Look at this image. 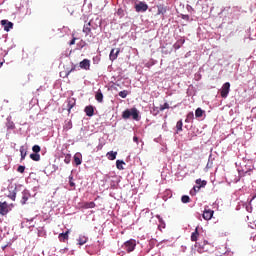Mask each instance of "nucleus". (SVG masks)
<instances>
[{"mask_svg": "<svg viewBox=\"0 0 256 256\" xmlns=\"http://www.w3.org/2000/svg\"><path fill=\"white\" fill-rule=\"evenodd\" d=\"M98 27H101V20L99 18H96L95 21L92 19L88 24L84 25L83 33H85L87 37V35L91 34V29H97Z\"/></svg>", "mask_w": 256, "mask_h": 256, "instance_id": "obj_1", "label": "nucleus"}, {"mask_svg": "<svg viewBox=\"0 0 256 256\" xmlns=\"http://www.w3.org/2000/svg\"><path fill=\"white\" fill-rule=\"evenodd\" d=\"M130 117H132V119H134V121H139V110H137V108L126 109L122 113L123 119H129Z\"/></svg>", "mask_w": 256, "mask_h": 256, "instance_id": "obj_2", "label": "nucleus"}, {"mask_svg": "<svg viewBox=\"0 0 256 256\" xmlns=\"http://www.w3.org/2000/svg\"><path fill=\"white\" fill-rule=\"evenodd\" d=\"M135 247H137V242L133 239H130L126 241L123 245L122 248L127 251V253H132V251H135Z\"/></svg>", "mask_w": 256, "mask_h": 256, "instance_id": "obj_3", "label": "nucleus"}, {"mask_svg": "<svg viewBox=\"0 0 256 256\" xmlns=\"http://www.w3.org/2000/svg\"><path fill=\"white\" fill-rule=\"evenodd\" d=\"M230 89H231V83L226 82L223 84L221 91H220V95L223 99H227Z\"/></svg>", "mask_w": 256, "mask_h": 256, "instance_id": "obj_4", "label": "nucleus"}, {"mask_svg": "<svg viewBox=\"0 0 256 256\" xmlns=\"http://www.w3.org/2000/svg\"><path fill=\"white\" fill-rule=\"evenodd\" d=\"M149 9V5L145 2H139L138 4L135 5V11L137 13H145Z\"/></svg>", "mask_w": 256, "mask_h": 256, "instance_id": "obj_5", "label": "nucleus"}, {"mask_svg": "<svg viewBox=\"0 0 256 256\" xmlns=\"http://www.w3.org/2000/svg\"><path fill=\"white\" fill-rule=\"evenodd\" d=\"M80 69H84V71H89L91 69V60L84 59L79 63Z\"/></svg>", "mask_w": 256, "mask_h": 256, "instance_id": "obj_6", "label": "nucleus"}, {"mask_svg": "<svg viewBox=\"0 0 256 256\" xmlns=\"http://www.w3.org/2000/svg\"><path fill=\"white\" fill-rule=\"evenodd\" d=\"M9 213V205L7 202H0V215H7Z\"/></svg>", "mask_w": 256, "mask_h": 256, "instance_id": "obj_7", "label": "nucleus"}, {"mask_svg": "<svg viewBox=\"0 0 256 256\" xmlns=\"http://www.w3.org/2000/svg\"><path fill=\"white\" fill-rule=\"evenodd\" d=\"M119 53H121V49L120 48H113L110 52V61H115V59H117V57H119Z\"/></svg>", "mask_w": 256, "mask_h": 256, "instance_id": "obj_8", "label": "nucleus"}, {"mask_svg": "<svg viewBox=\"0 0 256 256\" xmlns=\"http://www.w3.org/2000/svg\"><path fill=\"white\" fill-rule=\"evenodd\" d=\"M213 213H215L213 210L205 209L203 212V219H205V221H210V219H213Z\"/></svg>", "mask_w": 256, "mask_h": 256, "instance_id": "obj_9", "label": "nucleus"}, {"mask_svg": "<svg viewBox=\"0 0 256 256\" xmlns=\"http://www.w3.org/2000/svg\"><path fill=\"white\" fill-rule=\"evenodd\" d=\"M1 25L4 27V31H11L13 29V22H9L8 20H1Z\"/></svg>", "mask_w": 256, "mask_h": 256, "instance_id": "obj_10", "label": "nucleus"}, {"mask_svg": "<svg viewBox=\"0 0 256 256\" xmlns=\"http://www.w3.org/2000/svg\"><path fill=\"white\" fill-rule=\"evenodd\" d=\"M87 117H93L95 115V108L91 105L86 106L84 109Z\"/></svg>", "mask_w": 256, "mask_h": 256, "instance_id": "obj_11", "label": "nucleus"}, {"mask_svg": "<svg viewBox=\"0 0 256 256\" xmlns=\"http://www.w3.org/2000/svg\"><path fill=\"white\" fill-rule=\"evenodd\" d=\"M157 9L158 12L156 13V15H165V13H167V6L163 5V4H159L157 5Z\"/></svg>", "mask_w": 256, "mask_h": 256, "instance_id": "obj_12", "label": "nucleus"}, {"mask_svg": "<svg viewBox=\"0 0 256 256\" xmlns=\"http://www.w3.org/2000/svg\"><path fill=\"white\" fill-rule=\"evenodd\" d=\"M75 107V100L73 98H70L67 100V109L68 113H71V110Z\"/></svg>", "mask_w": 256, "mask_h": 256, "instance_id": "obj_13", "label": "nucleus"}, {"mask_svg": "<svg viewBox=\"0 0 256 256\" xmlns=\"http://www.w3.org/2000/svg\"><path fill=\"white\" fill-rule=\"evenodd\" d=\"M109 161H115L117 159V152L110 151L106 154Z\"/></svg>", "mask_w": 256, "mask_h": 256, "instance_id": "obj_14", "label": "nucleus"}, {"mask_svg": "<svg viewBox=\"0 0 256 256\" xmlns=\"http://www.w3.org/2000/svg\"><path fill=\"white\" fill-rule=\"evenodd\" d=\"M199 239V227H196L195 231L191 234V241L195 242Z\"/></svg>", "mask_w": 256, "mask_h": 256, "instance_id": "obj_15", "label": "nucleus"}, {"mask_svg": "<svg viewBox=\"0 0 256 256\" xmlns=\"http://www.w3.org/2000/svg\"><path fill=\"white\" fill-rule=\"evenodd\" d=\"M82 209H95V202H85Z\"/></svg>", "mask_w": 256, "mask_h": 256, "instance_id": "obj_16", "label": "nucleus"}, {"mask_svg": "<svg viewBox=\"0 0 256 256\" xmlns=\"http://www.w3.org/2000/svg\"><path fill=\"white\" fill-rule=\"evenodd\" d=\"M58 239L63 242L67 241V239H69V231H66L65 233H60Z\"/></svg>", "mask_w": 256, "mask_h": 256, "instance_id": "obj_17", "label": "nucleus"}, {"mask_svg": "<svg viewBox=\"0 0 256 256\" xmlns=\"http://www.w3.org/2000/svg\"><path fill=\"white\" fill-rule=\"evenodd\" d=\"M95 99L98 103H103V92H101V90L96 92Z\"/></svg>", "mask_w": 256, "mask_h": 256, "instance_id": "obj_18", "label": "nucleus"}, {"mask_svg": "<svg viewBox=\"0 0 256 256\" xmlns=\"http://www.w3.org/2000/svg\"><path fill=\"white\" fill-rule=\"evenodd\" d=\"M27 201H29V193L22 192V200H21L22 205H25Z\"/></svg>", "mask_w": 256, "mask_h": 256, "instance_id": "obj_19", "label": "nucleus"}, {"mask_svg": "<svg viewBox=\"0 0 256 256\" xmlns=\"http://www.w3.org/2000/svg\"><path fill=\"white\" fill-rule=\"evenodd\" d=\"M123 165H125V162L123 160L116 161V167L119 171H123V169H125Z\"/></svg>", "mask_w": 256, "mask_h": 256, "instance_id": "obj_20", "label": "nucleus"}, {"mask_svg": "<svg viewBox=\"0 0 256 256\" xmlns=\"http://www.w3.org/2000/svg\"><path fill=\"white\" fill-rule=\"evenodd\" d=\"M206 185H207V182L205 180H203L201 185L193 187L194 193L199 192L201 190V188L205 187Z\"/></svg>", "mask_w": 256, "mask_h": 256, "instance_id": "obj_21", "label": "nucleus"}, {"mask_svg": "<svg viewBox=\"0 0 256 256\" xmlns=\"http://www.w3.org/2000/svg\"><path fill=\"white\" fill-rule=\"evenodd\" d=\"M193 119H195V114H193V112H190L186 116L185 123H191Z\"/></svg>", "mask_w": 256, "mask_h": 256, "instance_id": "obj_22", "label": "nucleus"}, {"mask_svg": "<svg viewBox=\"0 0 256 256\" xmlns=\"http://www.w3.org/2000/svg\"><path fill=\"white\" fill-rule=\"evenodd\" d=\"M63 129L64 131H69V129H73V123L71 122V120L65 122Z\"/></svg>", "mask_w": 256, "mask_h": 256, "instance_id": "obj_23", "label": "nucleus"}, {"mask_svg": "<svg viewBox=\"0 0 256 256\" xmlns=\"http://www.w3.org/2000/svg\"><path fill=\"white\" fill-rule=\"evenodd\" d=\"M30 159H32V161H41V155L37 153H32L30 154Z\"/></svg>", "mask_w": 256, "mask_h": 256, "instance_id": "obj_24", "label": "nucleus"}, {"mask_svg": "<svg viewBox=\"0 0 256 256\" xmlns=\"http://www.w3.org/2000/svg\"><path fill=\"white\" fill-rule=\"evenodd\" d=\"M74 163L77 166L81 165V163H82L81 155H79V154L74 155Z\"/></svg>", "mask_w": 256, "mask_h": 256, "instance_id": "obj_25", "label": "nucleus"}, {"mask_svg": "<svg viewBox=\"0 0 256 256\" xmlns=\"http://www.w3.org/2000/svg\"><path fill=\"white\" fill-rule=\"evenodd\" d=\"M119 97H121L122 99H126L127 98V95H129V91L127 90H123V91H120L118 93Z\"/></svg>", "mask_w": 256, "mask_h": 256, "instance_id": "obj_26", "label": "nucleus"}, {"mask_svg": "<svg viewBox=\"0 0 256 256\" xmlns=\"http://www.w3.org/2000/svg\"><path fill=\"white\" fill-rule=\"evenodd\" d=\"M7 129H15V123L13 121L8 119V122L6 123Z\"/></svg>", "mask_w": 256, "mask_h": 256, "instance_id": "obj_27", "label": "nucleus"}, {"mask_svg": "<svg viewBox=\"0 0 256 256\" xmlns=\"http://www.w3.org/2000/svg\"><path fill=\"white\" fill-rule=\"evenodd\" d=\"M177 131H183V120H180L176 124Z\"/></svg>", "mask_w": 256, "mask_h": 256, "instance_id": "obj_28", "label": "nucleus"}, {"mask_svg": "<svg viewBox=\"0 0 256 256\" xmlns=\"http://www.w3.org/2000/svg\"><path fill=\"white\" fill-rule=\"evenodd\" d=\"M32 151H33V153H37V154L41 153V146H39V145H34V146L32 147Z\"/></svg>", "mask_w": 256, "mask_h": 256, "instance_id": "obj_29", "label": "nucleus"}, {"mask_svg": "<svg viewBox=\"0 0 256 256\" xmlns=\"http://www.w3.org/2000/svg\"><path fill=\"white\" fill-rule=\"evenodd\" d=\"M203 110L201 108H197L195 111V117H203Z\"/></svg>", "mask_w": 256, "mask_h": 256, "instance_id": "obj_30", "label": "nucleus"}, {"mask_svg": "<svg viewBox=\"0 0 256 256\" xmlns=\"http://www.w3.org/2000/svg\"><path fill=\"white\" fill-rule=\"evenodd\" d=\"M76 66H72V68L70 70H67L64 74L63 77H69V75H71V73H73V71H75Z\"/></svg>", "mask_w": 256, "mask_h": 256, "instance_id": "obj_31", "label": "nucleus"}, {"mask_svg": "<svg viewBox=\"0 0 256 256\" xmlns=\"http://www.w3.org/2000/svg\"><path fill=\"white\" fill-rule=\"evenodd\" d=\"M20 155H21V161H23L25 159V157H27V151H25V149L21 148Z\"/></svg>", "mask_w": 256, "mask_h": 256, "instance_id": "obj_32", "label": "nucleus"}, {"mask_svg": "<svg viewBox=\"0 0 256 256\" xmlns=\"http://www.w3.org/2000/svg\"><path fill=\"white\" fill-rule=\"evenodd\" d=\"M182 203H189L191 198L188 195H183L181 198Z\"/></svg>", "mask_w": 256, "mask_h": 256, "instance_id": "obj_33", "label": "nucleus"}, {"mask_svg": "<svg viewBox=\"0 0 256 256\" xmlns=\"http://www.w3.org/2000/svg\"><path fill=\"white\" fill-rule=\"evenodd\" d=\"M64 163H66V165H69L71 163V154H67L65 156Z\"/></svg>", "mask_w": 256, "mask_h": 256, "instance_id": "obj_34", "label": "nucleus"}, {"mask_svg": "<svg viewBox=\"0 0 256 256\" xmlns=\"http://www.w3.org/2000/svg\"><path fill=\"white\" fill-rule=\"evenodd\" d=\"M87 243V239L86 238H79L78 239V245H85Z\"/></svg>", "mask_w": 256, "mask_h": 256, "instance_id": "obj_35", "label": "nucleus"}, {"mask_svg": "<svg viewBox=\"0 0 256 256\" xmlns=\"http://www.w3.org/2000/svg\"><path fill=\"white\" fill-rule=\"evenodd\" d=\"M165 109H169V103H164L163 105H160V111H164Z\"/></svg>", "mask_w": 256, "mask_h": 256, "instance_id": "obj_36", "label": "nucleus"}, {"mask_svg": "<svg viewBox=\"0 0 256 256\" xmlns=\"http://www.w3.org/2000/svg\"><path fill=\"white\" fill-rule=\"evenodd\" d=\"M69 185H70V187H75V182L73 180V176H69Z\"/></svg>", "mask_w": 256, "mask_h": 256, "instance_id": "obj_37", "label": "nucleus"}, {"mask_svg": "<svg viewBox=\"0 0 256 256\" xmlns=\"http://www.w3.org/2000/svg\"><path fill=\"white\" fill-rule=\"evenodd\" d=\"M18 173H25V166H19L17 168Z\"/></svg>", "mask_w": 256, "mask_h": 256, "instance_id": "obj_38", "label": "nucleus"}, {"mask_svg": "<svg viewBox=\"0 0 256 256\" xmlns=\"http://www.w3.org/2000/svg\"><path fill=\"white\" fill-rule=\"evenodd\" d=\"M160 112H161L160 108H157V107L153 108L154 115H159Z\"/></svg>", "mask_w": 256, "mask_h": 256, "instance_id": "obj_39", "label": "nucleus"}, {"mask_svg": "<svg viewBox=\"0 0 256 256\" xmlns=\"http://www.w3.org/2000/svg\"><path fill=\"white\" fill-rule=\"evenodd\" d=\"M87 45V42H85L84 40H81L79 42V46L81 47V49H83V47H85Z\"/></svg>", "mask_w": 256, "mask_h": 256, "instance_id": "obj_40", "label": "nucleus"}, {"mask_svg": "<svg viewBox=\"0 0 256 256\" xmlns=\"http://www.w3.org/2000/svg\"><path fill=\"white\" fill-rule=\"evenodd\" d=\"M196 185H203V180H201V178L196 180Z\"/></svg>", "mask_w": 256, "mask_h": 256, "instance_id": "obj_41", "label": "nucleus"}, {"mask_svg": "<svg viewBox=\"0 0 256 256\" xmlns=\"http://www.w3.org/2000/svg\"><path fill=\"white\" fill-rule=\"evenodd\" d=\"M133 142H134V143H137V145H138V144H139V137L134 136V137H133Z\"/></svg>", "mask_w": 256, "mask_h": 256, "instance_id": "obj_42", "label": "nucleus"}, {"mask_svg": "<svg viewBox=\"0 0 256 256\" xmlns=\"http://www.w3.org/2000/svg\"><path fill=\"white\" fill-rule=\"evenodd\" d=\"M17 197V194L16 193H13L11 196H10V199L12 201H15V198Z\"/></svg>", "mask_w": 256, "mask_h": 256, "instance_id": "obj_43", "label": "nucleus"}, {"mask_svg": "<svg viewBox=\"0 0 256 256\" xmlns=\"http://www.w3.org/2000/svg\"><path fill=\"white\" fill-rule=\"evenodd\" d=\"M75 41H77V38H73V39L70 41L69 45H75Z\"/></svg>", "mask_w": 256, "mask_h": 256, "instance_id": "obj_44", "label": "nucleus"}, {"mask_svg": "<svg viewBox=\"0 0 256 256\" xmlns=\"http://www.w3.org/2000/svg\"><path fill=\"white\" fill-rule=\"evenodd\" d=\"M174 49H181V46L178 43L174 44Z\"/></svg>", "mask_w": 256, "mask_h": 256, "instance_id": "obj_45", "label": "nucleus"}, {"mask_svg": "<svg viewBox=\"0 0 256 256\" xmlns=\"http://www.w3.org/2000/svg\"><path fill=\"white\" fill-rule=\"evenodd\" d=\"M7 248V246H4L2 249H3V251H5V249Z\"/></svg>", "mask_w": 256, "mask_h": 256, "instance_id": "obj_46", "label": "nucleus"}, {"mask_svg": "<svg viewBox=\"0 0 256 256\" xmlns=\"http://www.w3.org/2000/svg\"><path fill=\"white\" fill-rule=\"evenodd\" d=\"M60 77H63V72L60 73Z\"/></svg>", "mask_w": 256, "mask_h": 256, "instance_id": "obj_47", "label": "nucleus"}, {"mask_svg": "<svg viewBox=\"0 0 256 256\" xmlns=\"http://www.w3.org/2000/svg\"><path fill=\"white\" fill-rule=\"evenodd\" d=\"M256 195L252 197L251 201H253V199H255Z\"/></svg>", "mask_w": 256, "mask_h": 256, "instance_id": "obj_48", "label": "nucleus"}, {"mask_svg": "<svg viewBox=\"0 0 256 256\" xmlns=\"http://www.w3.org/2000/svg\"><path fill=\"white\" fill-rule=\"evenodd\" d=\"M2 237H1V234H0V241H1Z\"/></svg>", "mask_w": 256, "mask_h": 256, "instance_id": "obj_49", "label": "nucleus"}, {"mask_svg": "<svg viewBox=\"0 0 256 256\" xmlns=\"http://www.w3.org/2000/svg\"><path fill=\"white\" fill-rule=\"evenodd\" d=\"M0 65H3V62H1Z\"/></svg>", "mask_w": 256, "mask_h": 256, "instance_id": "obj_50", "label": "nucleus"}]
</instances>
